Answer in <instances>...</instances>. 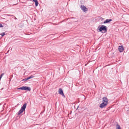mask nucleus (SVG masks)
<instances>
[{
  "instance_id": "1",
  "label": "nucleus",
  "mask_w": 129,
  "mask_h": 129,
  "mask_svg": "<svg viewBox=\"0 0 129 129\" xmlns=\"http://www.w3.org/2000/svg\"><path fill=\"white\" fill-rule=\"evenodd\" d=\"M103 102L100 105V107L101 108H103L106 107L107 105L108 102V100L106 97H104L103 98Z\"/></svg>"
},
{
  "instance_id": "2",
  "label": "nucleus",
  "mask_w": 129,
  "mask_h": 129,
  "mask_svg": "<svg viewBox=\"0 0 129 129\" xmlns=\"http://www.w3.org/2000/svg\"><path fill=\"white\" fill-rule=\"evenodd\" d=\"M100 32L102 33H106L107 30V27L105 25H100L98 27Z\"/></svg>"
},
{
  "instance_id": "3",
  "label": "nucleus",
  "mask_w": 129,
  "mask_h": 129,
  "mask_svg": "<svg viewBox=\"0 0 129 129\" xmlns=\"http://www.w3.org/2000/svg\"><path fill=\"white\" fill-rule=\"evenodd\" d=\"M27 104L26 103H25L23 104V105L21 107L20 110L17 113V114L18 115H19L21 114L24 111H25Z\"/></svg>"
},
{
  "instance_id": "4",
  "label": "nucleus",
  "mask_w": 129,
  "mask_h": 129,
  "mask_svg": "<svg viewBox=\"0 0 129 129\" xmlns=\"http://www.w3.org/2000/svg\"><path fill=\"white\" fill-rule=\"evenodd\" d=\"M34 75H31L30 76H29L27 78H25L22 80H21V81H27V80H28L29 79H30L32 78H34Z\"/></svg>"
},
{
  "instance_id": "5",
  "label": "nucleus",
  "mask_w": 129,
  "mask_h": 129,
  "mask_svg": "<svg viewBox=\"0 0 129 129\" xmlns=\"http://www.w3.org/2000/svg\"><path fill=\"white\" fill-rule=\"evenodd\" d=\"M21 89H22V90H25L30 91V88L28 86H23L22 87Z\"/></svg>"
},
{
  "instance_id": "6",
  "label": "nucleus",
  "mask_w": 129,
  "mask_h": 129,
  "mask_svg": "<svg viewBox=\"0 0 129 129\" xmlns=\"http://www.w3.org/2000/svg\"><path fill=\"white\" fill-rule=\"evenodd\" d=\"M118 50L120 52H122L124 50V48L122 45L119 46L118 47Z\"/></svg>"
},
{
  "instance_id": "7",
  "label": "nucleus",
  "mask_w": 129,
  "mask_h": 129,
  "mask_svg": "<svg viewBox=\"0 0 129 129\" xmlns=\"http://www.w3.org/2000/svg\"><path fill=\"white\" fill-rule=\"evenodd\" d=\"M58 92L59 93L62 95V96L64 97V95L63 93V90L62 88H60L58 90Z\"/></svg>"
},
{
  "instance_id": "8",
  "label": "nucleus",
  "mask_w": 129,
  "mask_h": 129,
  "mask_svg": "<svg viewBox=\"0 0 129 129\" xmlns=\"http://www.w3.org/2000/svg\"><path fill=\"white\" fill-rule=\"evenodd\" d=\"M80 8L84 12H85L88 10L83 5H81Z\"/></svg>"
},
{
  "instance_id": "9",
  "label": "nucleus",
  "mask_w": 129,
  "mask_h": 129,
  "mask_svg": "<svg viewBox=\"0 0 129 129\" xmlns=\"http://www.w3.org/2000/svg\"><path fill=\"white\" fill-rule=\"evenodd\" d=\"M112 21V19H107L103 22L104 24L109 23L110 22Z\"/></svg>"
},
{
  "instance_id": "10",
  "label": "nucleus",
  "mask_w": 129,
  "mask_h": 129,
  "mask_svg": "<svg viewBox=\"0 0 129 129\" xmlns=\"http://www.w3.org/2000/svg\"><path fill=\"white\" fill-rule=\"evenodd\" d=\"M116 129H121L120 125L118 124H117L116 126Z\"/></svg>"
},
{
  "instance_id": "11",
  "label": "nucleus",
  "mask_w": 129,
  "mask_h": 129,
  "mask_svg": "<svg viewBox=\"0 0 129 129\" xmlns=\"http://www.w3.org/2000/svg\"><path fill=\"white\" fill-rule=\"evenodd\" d=\"M35 5L36 7H37L38 5L39 4L37 0L35 2Z\"/></svg>"
},
{
  "instance_id": "12",
  "label": "nucleus",
  "mask_w": 129,
  "mask_h": 129,
  "mask_svg": "<svg viewBox=\"0 0 129 129\" xmlns=\"http://www.w3.org/2000/svg\"><path fill=\"white\" fill-rule=\"evenodd\" d=\"M35 5L36 7H37L38 5L39 4L37 0L35 2Z\"/></svg>"
},
{
  "instance_id": "13",
  "label": "nucleus",
  "mask_w": 129,
  "mask_h": 129,
  "mask_svg": "<svg viewBox=\"0 0 129 129\" xmlns=\"http://www.w3.org/2000/svg\"><path fill=\"white\" fill-rule=\"evenodd\" d=\"M5 35V33H2L0 34V35L2 36V37H3Z\"/></svg>"
},
{
  "instance_id": "14",
  "label": "nucleus",
  "mask_w": 129,
  "mask_h": 129,
  "mask_svg": "<svg viewBox=\"0 0 129 129\" xmlns=\"http://www.w3.org/2000/svg\"><path fill=\"white\" fill-rule=\"evenodd\" d=\"M4 73H3L0 75V80H1L2 76L4 75Z\"/></svg>"
},
{
  "instance_id": "15",
  "label": "nucleus",
  "mask_w": 129,
  "mask_h": 129,
  "mask_svg": "<svg viewBox=\"0 0 129 129\" xmlns=\"http://www.w3.org/2000/svg\"><path fill=\"white\" fill-rule=\"evenodd\" d=\"M3 27V25L1 23H0V28L2 27Z\"/></svg>"
},
{
  "instance_id": "16",
  "label": "nucleus",
  "mask_w": 129,
  "mask_h": 129,
  "mask_svg": "<svg viewBox=\"0 0 129 129\" xmlns=\"http://www.w3.org/2000/svg\"><path fill=\"white\" fill-rule=\"evenodd\" d=\"M22 88V87H20V88H18L17 89H21V90H22V89H21V88Z\"/></svg>"
},
{
  "instance_id": "17",
  "label": "nucleus",
  "mask_w": 129,
  "mask_h": 129,
  "mask_svg": "<svg viewBox=\"0 0 129 129\" xmlns=\"http://www.w3.org/2000/svg\"><path fill=\"white\" fill-rule=\"evenodd\" d=\"M37 0H33V1L34 2H35V1H36Z\"/></svg>"
},
{
  "instance_id": "18",
  "label": "nucleus",
  "mask_w": 129,
  "mask_h": 129,
  "mask_svg": "<svg viewBox=\"0 0 129 129\" xmlns=\"http://www.w3.org/2000/svg\"><path fill=\"white\" fill-rule=\"evenodd\" d=\"M79 107V106H77V109H76V110H77V109H78V108Z\"/></svg>"
},
{
  "instance_id": "19",
  "label": "nucleus",
  "mask_w": 129,
  "mask_h": 129,
  "mask_svg": "<svg viewBox=\"0 0 129 129\" xmlns=\"http://www.w3.org/2000/svg\"><path fill=\"white\" fill-rule=\"evenodd\" d=\"M14 19H15V20H16V19H17V18H16V17H15Z\"/></svg>"
},
{
  "instance_id": "20",
  "label": "nucleus",
  "mask_w": 129,
  "mask_h": 129,
  "mask_svg": "<svg viewBox=\"0 0 129 129\" xmlns=\"http://www.w3.org/2000/svg\"><path fill=\"white\" fill-rule=\"evenodd\" d=\"M87 64H85V66H86L87 65Z\"/></svg>"
},
{
  "instance_id": "21",
  "label": "nucleus",
  "mask_w": 129,
  "mask_h": 129,
  "mask_svg": "<svg viewBox=\"0 0 129 129\" xmlns=\"http://www.w3.org/2000/svg\"><path fill=\"white\" fill-rule=\"evenodd\" d=\"M72 18H73V17H72Z\"/></svg>"
}]
</instances>
